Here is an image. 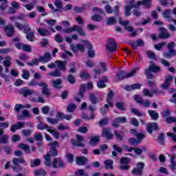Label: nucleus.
I'll list each match as a JSON object with an SVG mask.
<instances>
[{
    "label": "nucleus",
    "instance_id": "1",
    "mask_svg": "<svg viewBox=\"0 0 176 176\" xmlns=\"http://www.w3.org/2000/svg\"><path fill=\"white\" fill-rule=\"evenodd\" d=\"M150 66L148 68L145 69L144 75L148 78V79H153V74H157L162 71V68L157 66L154 62L150 61ZM152 72L153 74H152Z\"/></svg>",
    "mask_w": 176,
    "mask_h": 176
},
{
    "label": "nucleus",
    "instance_id": "2",
    "mask_svg": "<svg viewBox=\"0 0 176 176\" xmlns=\"http://www.w3.org/2000/svg\"><path fill=\"white\" fill-rule=\"evenodd\" d=\"M138 69H140V68L136 67L126 74H124V71H119L116 76V81L120 82V80H123L124 78L129 79V78H133V76L137 74V71H138Z\"/></svg>",
    "mask_w": 176,
    "mask_h": 176
},
{
    "label": "nucleus",
    "instance_id": "3",
    "mask_svg": "<svg viewBox=\"0 0 176 176\" xmlns=\"http://www.w3.org/2000/svg\"><path fill=\"white\" fill-rule=\"evenodd\" d=\"M106 49L108 52H113L118 50V43L113 38H108Z\"/></svg>",
    "mask_w": 176,
    "mask_h": 176
},
{
    "label": "nucleus",
    "instance_id": "4",
    "mask_svg": "<svg viewBox=\"0 0 176 176\" xmlns=\"http://www.w3.org/2000/svg\"><path fill=\"white\" fill-rule=\"evenodd\" d=\"M145 167V164L143 162H138L136 164V168H134L131 173L134 175H142L144 173V168Z\"/></svg>",
    "mask_w": 176,
    "mask_h": 176
},
{
    "label": "nucleus",
    "instance_id": "5",
    "mask_svg": "<svg viewBox=\"0 0 176 176\" xmlns=\"http://www.w3.org/2000/svg\"><path fill=\"white\" fill-rule=\"evenodd\" d=\"M25 124H30V127H34V126L32 125V123L29 122H18L16 123V124L12 125L10 128V131H12V133H16V130H20L21 129H23L24 127V126H25Z\"/></svg>",
    "mask_w": 176,
    "mask_h": 176
},
{
    "label": "nucleus",
    "instance_id": "6",
    "mask_svg": "<svg viewBox=\"0 0 176 176\" xmlns=\"http://www.w3.org/2000/svg\"><path fill=\"white\" fill-rule=\"evenodd\" d=\"M127 123V118L126 117H117L114 119V120L112 121L111 122V126L113 127L118 128L119 127V124Z\"/></svg>",
    "mask_w": 176,
    "mask_h": 176
},
{
    "label": "nucleus",
    "instance_id": "7",
    "mask_svg": "<svg viewBox=\"0 0 176 176\" xmlns=\"http://www.w3.org/2000/svg\"><path fill=\"white\" fill-rule=\"evenodd\" d=\"M174 80V77L173 76H166L164 78V82L161 85L162 89L164 90H167L168 87L171 85V82Z\"/></svg>",
    "mask_w": 176,
    "mask_h": 176
},
{
    "label": "nucleus",
    "instance_id": "8",
    "mask_svg": "<svg viewBox=\"0 0 176 176\" xmlns=\"http://www.w3.org/2000/svg\"><path fill=\"white\" fill-rule=\"evenodd\" d=\"M38 86H40V87H42L41 93L42 94L45 96V97H50V96H52V92H50V89H49V87H47V84L43 82H41L38 84Z\"/></svg>",
    "mask_w": 176,
    "mask_h": 176
},
{
    "label": "nucleus",
    "instance_id": "9",
    "mask_svg": "<svg viewBox=\"0 0 176 176\" xmlns=\"http://www.w3.org/2000/svg\"><path fill=\"white\" fill-rule=\"evenodd\" d=\"M171 34L164 28H160V34H158L159 39H168Z\"/></svg>",
    "mask_w": 176,
    "mask_h": 176
},
{
    "label": "nucleus",
    "instance_id": "10",
    "mask_svg": "<svg viewBox=\"0 0 176 176\" xmlns=\"http://www.w3.org/2000/svg\"><path fill=\"white\" fill-rule=\"evenodd\" d=\"M55 64L59 71H63V72H65L67 71V65H68V63L67 61L58 60L55 61Z\"/></svg>",
    "mask_w": 176,
    "mask_h": 176
},
{
    "label": "nucleus",
    "instance_id": "11",
    "mask_svg": "<svg viewBox=\"0 0 176 176\" xmlns=\"http://www.w3.org/2000/svg\"><path fill=\"white\" fill-rule=\"evenodd\" d=\"M82 43H84V45L87 46L88 49V56L91 58L94 57L95 53H94V50H93V45H91L90 42L86 40H82Z\"/></svg>",
    "mask_w": 176,
    "mask_h": 176
},
{
    "label": "nucleus",
    "instance_id": "12",
    "mask_svg": "<svg viewBox=\"0 0 176 176\" xmlns=\"http://www.w3.org/2000/svg\"><path fill=\"white\" fill-rule=\"evenodd\" d=\"M52 166L54 167V168H63L64 167H65V164L63 160H61V159L54 158V162L52 163Z\"/></svg>",
    "mask_w": 176,
    "mask_h": 176
},
{
    "label": "nucleus",
    "instance_id": "13",
    "mask_svg": "<svg viewBox=\"0 0 176 176\" xmlns=\"http://www.w3.org/2000/svg\"><path fill=\"white\" fill-rule=\"evenodd\" d=\"M35 93V91L29 89L28 87H23L21 89V94L23 96V97H28V96H32Z\"/></svg>",
    "mask_w": 176,
    "mask_h": 176
},
{
    "label": "nucleus",
    "instance_id": "14",
    "mask_svg": "<svg viewBox=\"0 0 176 176\" xmlns=\"http://www.w3.org/2000/svg\"><path fill=\"white\" fill-rule=\"evenodd\" d=\"M51 83L55 89H57L58 90H60L63 87L62 83H63V80L61 78H58L56 80H52Z\"/></svg>",
    "mask_w": 176,
    "mask_h": 176
},
{
    "label": "nucleus",
    "instance_id": "15",
    "mask_svg": "<svg viewBox=\"0 0 176 176\" xmlns=\"http://www.w3.org/2000/svg\"><path fill=\"white\" fill-rule=\"evenodd\" d=\"M5 31L7 36L12 38V36H13V34H14V27L12 25H8L5 27Z\"/></svg>",
    "mask_w": 176,
    "mask_h": 176
},
{
    "label": "nucleus",
    "instance_id": "16",
    "mask_svg": "<svg viewBox=\"0 0 176 176\" xmlns=\"http://www.w3.org/2000/svg\"><path fill=\"white\" fill-rule=\"evenodd\" d=\"M102 136L105 137L107 140H111L113 137V135L111 133V129L104 128L102 129Z\"/></svg>",
    "mask_w": 176,
    "mask_h": 176
},
{
    "label": "nucleus",
    "instance_id": "17",
    "mask_svg": "<svg viewBox=\"0 0 176 176\" xmlns=\"http://www.w3.org/2000/svg\"><path fill=\"white\" fill-rule=\"evenodd\" d=\"M124 89L126 91H131V90H137L141 89V84H132L131 85H126L124 87Z\"/></svg>",
    "mask_w": 176,
    "mask_h": 176
},
{
    "label": "nucleus",
    "instance_id": "18",
    "mask_svg": "<svg viewBox=\"0 0 176 176\" xmlns=\"http://www.w3.org/2000/svg\"><path fill=\"white\" fill-rule=\"evenodd\" d=\"M147 131L149 134H152L153 133V130H159V126L156 123H148L146 126Z\"/></svg>",
    "mask_w": 176,
    "mask_h": 176
},
{
    "label": "nucleus",
    "instance_id": "19",
    "mask_svg": "<svg viewBox=\"0 0 176 176\" xmlns=\"http://www.w3.org/2000/svg\"><path fill=\"white\" fill-rule=\"evenodd\" d=\"M41 63H49L52 60V54L49 52H46L43 56L39 57Z\"/></svg>",
    "mask_w": 176,
    "mask_h": 176
},
{
    "label": "nucleus",
    "instance_id": "20",
    "mask_svg": "<svg viewBox=\"0 0 176 176\" xmlns=\"http://www.w3.org/2000/svg\"><path fill=\"white\" fill-rule=\"evenodd\" d=\"M37 31L41 36H49V35H52L50 31H49L46 28H39Z\"/></svg>",
    "mask_w": 176,
    "mask_h": 176
},
{
    "label": "nucleus",
    "instance_id": "21",
    "mask_svg": "<svg viewBox=\"0 0 176 176\" xmlns=\"http://www.w3.org/2000/svg\"><path fill=\"white\" fill-rule=\"evenodd\" d=\"M87 158L85 157H76V163L78 166H85L87 163Z\"/></svg>",
    "mask_w": 176,
    "mask_h": 176
},
{
    "label": "nucleus",
    "instance_id": "22",
    "mask_svg": "<svg viewBox=\"0 0 176 176\" xmlns=\"http://www.w3.org/2000/svg\"><path fill=\"white\" fill-rule=\"evenodd\" d=\"M104 168L106 170H113V160H106L104 162Z\"/></svg>",
    "mask_w": 176,
    "mask_h": 176
},
{
    "label": "nucleus",
    "instance_id": "23",
    "mask_svg": "<svg viewBox=\"0 0 176 176\" xmlns=\"http://www.w3.org/2000/svg\"><path fill=\"white\" fill-rule=\"evenodd\" d=\"M19 163H21V164H24V166H27V162H25V160L24 158H14L12 160V164L14 166H19Z\"/></svg>",
    "mask_w": 176,
    "mask_h": 176
},
{
    "label": "nucleus",
    "instance_id": "24",
    "mask_svg": "<svg viewBox=\"0 0 176 176\" xmlns=\"http://www.w3.org/2000/svg\"><path fill=\"white\" fill-rule=\"evenodd\" d=\"M4 133L0 132V144H8L9 142V136Z\"/></svg>",
    "mask_w": 176,
    "mask_h": 176
},
{
    "label": "nucleus",
    "instance_id": "25",
    "mask_svg": "<svg viewBox=\"0 0 176 176\" xmlns=\"http://www.w3.org/2000/svg\"><path fill=\"white\" fill-rule=\"evenodd\" d=\"M74 31H76L78 32V35H80L81 36H85L86 33L83 30V28L80 26H78L76 25H73Z\"/></svg>",
    "mask_w": 176,
    "mask_h": 176
},
{
    "label": "nucleus",
    "instance_id": "26",
    "mask_svg": "<svg viewBox=\"0 0 176 176\" xmlns=\"http://www.w3.org/2000/svg\"><path fill=\"white\" fill-rule=\"evenodd\" d=\"M49 76H52V78H60L62 76L63 73L58 69H56L54 70L53 72H51L48 74Z\"/></svg>",
    "mask_w": 176,
    "mask_h": 176
},
{
    "label": "nucleus",
    "instance_id": "27",
    "mask_svg": "<svg viewBox=\"0 0 176 176\" xmlns=\"http://www.w3.org/2000/svg\"><path fill=\"white\" fill-rule=\"evenodd\" d=\"M30 109L31 108V104H17L14 107V111L16 112H20V109Z\"/></svg>",
    "mask_w": 176,
    "mask_h": 176
},
{
    "label": "nucleus",
    "instance_id": "28",
    "mask_svg": "<svg viewBox=\"0 0 176 176\" xmlns=\"http://www.w3.org/2000/svg\"><path fill=\"white\" fill-rule=\"evenodd\" d=\"M124 26L126 31H128V32H131V36H135L137 35V30H134V28H133V26L128 25H124Z\"/></svg>",
    "mask_w": 176,
    "mask_h": 176
},
{
    "label": "nucleus",
    "instance_id": "29",
    "mask_svg": "<svg viewBox=\"0 0 176 176\" xmlns=\"http://www.w3.org/2000/svg\"><path fill=\"white\" fill-rule=\"evenodd\" d=\"M140 5H144L146 8L149 9L151 6H152V1L151 0H142V1H138V6Z\"/></svg>",
    "mask_w": 176,
    "mask_h": 176
},
{
    "label": "nucleus",
    "instance_id": "30",
    "mask_svg": "<svg viewBox=\"0 0 176 176\" xmlns=\"http://www.w3.org/2000/svg\"><path fill=\"white\" fill-rule=\"evenodd\" d=\"M148 112L153 120H157L159 119V113L156 111L148 110Z\"/></svg>",
    "mask_w": 176,
    "mask_h": 176
},
{
    "label": "nucleus",
    "instance_id": "31",
    "mask_svg": "<svg viewBox=\"0 0 176 176\" xmlns=\"http://www.w3.org/2000/svg\"><path fill=\"white\" fill-rule=\"evenodd\" d=\"M112 98H113V91H110L107 98V102L109 104V107H113V102H112Z\"/></svg>",
    "mask_w": 176,
    "mask_h": 176
},
{
    "label": "nucleus",
    "instance_id": "32",
    "mask_svg": "<svg viewBox=\"0 0 176 176\" xmlns=\"http://www.w3.org/2000/svg\"><path fill=\"white\" fill-rule=\"evenodd\" d=\"M38 130H49L52 129V127L49 126L47 124L44 123V122H41L40 124H37L36 126Z\"/></svg>",
    "mask_w": 176,
    "mask_h": 176
},
{
    "label": "nucleus",
    "instance_id": "33",
    "mask_svg": "<svg viewBox=\"0 0 176 176\" xmlns=\"http://www.w3.org/2000/svg\"><path fill=\"white\" fill-rule=\"evenodd\" d=\"M72 50L74 52H76V50H79L81 53H85V46L82 45L81 44H77L76 46L73 45L72 46Z\"/></svg>",
    "mask_w": 176,
    "mask_h": 176
},
{
    "label": "nucleus",
    "instance_id": "34",
    "mask_svg": "<svg viewBox=\"0 0 176 176\" xmlns=\"http://www.w3.org/2000/svg\"><path fill=\"white\" fill-rule=\"evenodd\" d=\"M175 157H176L175 155H173L170 157V165H169V167L172 170V171H174V170H175V167H176Z\"/></svg>",
    "mask_w": 176,
    "mask_h": 176
},
{
    "label": "nucleus",
    "instance_id": "35",
    "mask_svg": "<svg viewBox=\"0 0 176 176\" xmlns=\"http://www.w3.org/2000/svg\"><path fill=\"white\" fill-rule=\"evenodd\" d=\"M9 127V122H0V133H5V129H8Z\"/></svg>",
    "mask_w": 176,
    "mask_h": 176
},
{
    "label": "nucleus",
    "instance_id": "36",
    "mask_svg": "<svg viewBox=\"0 0 176 176\" xmlns=\"http://www.w3.org/2000/svg\"><path fill=\"white\" fill-rule=\"evenodd\" d=\"M89 100L94 105L98 104V98H97L94 94H89Z\"/></svg>",
    "mask_w": 176,
    "mask_h": 176
},
{
    "label": "nucleus",
    "instance_id": "37",
    "mask_svg": "<svg viewBox=\"0 0 176 176\" xmlns=\"http://www.w3.org/2000/svg\"><path fill=\"white\" fill-rule=\"evenodd\" d=\"M100 142V138L98 136H96L94 138H92L91 140L89 142V144L91 146H94L95 145H97Z\"/></svg>",
    "mask_w": 176,
    "mask_h": 176
},
{
    "label": "nucleus",
    "instance_id": "38",
    "mask_svg": "<svg viewBox=\"0 0 176 176\" xmlns=\"http://www.w3.org/2000/svg\"><path fill=\"white\" fill-rule=\"evenodd\" d=\"M35 33L34 32H30L26 34V38L29 42H34L35 41Z\"/></svg>",
    "mask_w": 176,
    "mask_h": 176
},
{
    "label": "nucleus",
    "instance_id": "39",
    "mask_svg": "<svg viewBox=\"0 0 176 176\" xmlns=\"http://www.w3.org/2000/svg\"><path fill=\"white\" fill-rule=\"evenodd\" d=\"M71 142L74 146H78L79 148H85V144L83 142H78L75 139H71Z\"/></svg>",
    "mask_w": 176,
    "mask_h": 176
},
{
    "label": "nucleus",
    "instance_id": "40",
    "mask_svg": "<svg viewBox=\"0 0 176 176\" xmlns=\"http://www.w3.org/2000/svg\"><path fill=\"white\" fill-rule=\"evenodd\" d=\"M41 160L39 159H35V160H32L30 161V166L31 167L34 168V167H38V166L41 165Z\"/></svg>",
    "mask_w": 176,
    "mask_h": 176
},
{
    "label": "nucleus",
    "instance_id": "41",
    "mask_svg": "<svg viewBox=\"0 0 176 176\" xmlns=\"http://www.w3.org/2000/svg\"><path fill=\"white\" fill-rule=\"evenodd\" d=\"M54 5L57 8L56 9L59 10L58 12H63V10H61V9H63V1H61V0H56Z\"/></svg>",
    "mask_w": 176,
    "mask_h": 176
},
{
    "label": "nucleus",
    "instance_id": "42",
    "mask_svg": "<svg viewBox=\"0 0 176 176\" xmlns=\"http://www.w3.org/2000/svg\"><path fill=\"white\" fill-rule=\"evenodd\" d=\"M131 112H132V113H134V115L139 116V118H142V116H145V113H142L137 109H131Z\"/></svg>",
    "mask_w": 176,
    "mask_h": 176
},
{
    "label": "nucleus",
    "instance_id": "43",
    "mask_svg": "<svg viewBox=\"0 0 176 176\" xmlns=\"http://www.w3.org/2000/svg\"><path fill=\"white\" fill-rule=\"evenodd\" d=\"M85 91H86V85H80V89H79V96L81 97V98H84Z\"/></svg>",
    "mask_w": 176,
    "mask_h": 176
},
{
    "label": "nucleus",
    "instance_id": "44",
    "mask_svg": "<svg viewBox=\"0 0 176 176\" xmlns=\"http://www.w3.org/2000/svg\"><path fill=\"white\" fill-rule=\"evenodd\" d=\"M106 24L107 25H113V24H116V19L113 16L109 17L106 21Z\"/></svg>",
    "mask_w": 176,
    "mask_h": 176
},
{
    "label": "nucleus",
    "instance_id": "45",
    "mask_svg": "<svg viewBox=\"0 0 176 176\" xmlns=\"http://www.w3.org/2000/svg\"><path fill=\"white\" fill-rule=\"evenodd\" d=\"M19 147L20 149H23V151H25L27 153H30V146L24 144V143H21L19 145Z\"/></svg>",
    "mask_w": 176,
    "mask_h": 176
},
{
    "label": "nucleus",
    "instance_id": "46",
    "mask_svg": "<svg viewBox=\"0 0 176 176\" xmlns=\"http://www.w3.org/2000/svg\"><path fill=\"white\" fill-rule=\"evenodd\" d=\"M76 65V63L75 62H72L69 63V66L70 67V69L69 70V72L70 74H75V72H76L77 69H76V67H75Z\"/></svg>",
    "mask_w": 176,
    "mask_h": 176
},
{
    "label": "nucleus",
    "instance_id": "47",
    "mask_svg": "<svg viewBox=\"0 0 176 176\" xmlns=\"http://www.w3.org/2000/svg\"><path fill=\"white\" fill-rule=\"evenodd\" d=\"M6 60L3 63V65L7 68H9L10 65H12V63H10V60H12V57L10 56H7L6 57Z\"/></svg>",
    "mask_w": 176,
    "mask_h": 176
},
{
    "label": "nucleus",
    "instance_id": "48",
    "mask_svg": "<svg viewBox=\"0 0 176 176\" xmlns=\"http://www.w3.org/2000/svg\"><path fill=\"white\" fill-rule=\"evenodd\" d=\"M80 76L82 79H90V74L85 70L81 71Z\"/></svg>",
    "mask_w": 176,
    "mask_h": 176
},
{
    "label": "nucleus",
    "instance_id": "49",
    "mask_svg": "<svg viewBox=\"0 0 176 176\" xmlns=\"http://www.w3.org/2000/svg\"><path fill=\"white\" fill-rule=\"evenodd\" d=\"M136 137L138 138V141H140V144H141V142H142V140H144V138H145V137H146V133L145 132H142L141 133H138L136 135Z\"/></svg>",
    "mask_w": 176,
    "mask_h": 176
},
{
    "label": "nucleus",
    "instance_id": "50",
    "mask_svg": "<svg viewBox=\"0 0 176 176\" xmlns=\"http://www.w3.org/2000/svg\"><path fill=\"white\" fill-rule=\"evenodd\" d=\"M39 63H41V58H34L32 60V62L28 63V65H29V67H32V65H38Z\"/></svg>",
    "mask_w": 176,
    "mask_h": 176
},
{
    "label": "nucleus",
    "instance_id": "51",
    "mask_svg": "<svg viewBox=\"0 0 176 176\" xmlns=\"http://www.w3.org/2000/svg\"><path fill=\"white\" fill-rule=\"evenodd\" d=\"M170 14H171V10L167 9L162 12V16H164L165 19H171Z\"/></svg>",
    "mask_w": 176,
    "mask_h": 176
},
{
    "label": "nucleus",
    "instance_id": "52",
    "mask_svg": "<svg viewBox=\"0 0 176 176\" xmlns=\"http://www.w3.org/2000/svg\"><path fill=\"white\" fill-rule=\"evenodd\" d=\"M67 81L69 82V83H70L71 85H75V82H76V79L75 78V76H74V75L72 74H69L67 76Z\"/></svg>",
    "mask_w": 176,
    "mask_h": 176
},
{
    "label": "nucleus",
    "instance_id": "53",
    "mask_svg": "<svg viewBox=\"0 0 176 176\" xmlns=\"http://www.w3.org/2000/svg\"><path fill=\"white\" fill-rule=\"evenodd\" d=\"M164 46H166V42L157 43L154 45V47L156 50L160 52V50H163V47H164Z\"/></svg>",
    "mask_w": 176,
    "mask_h": 176
},
{
    "label": "nucleus",
    "instance_id": "54",
    "mask_svg": "<svg viewBox=\"0 0 176 176\" xmlns=\"http://www.w3.org/2000/svg\"><path fill=\"white\" fill-rule=\"evenodd\" d=\"M75 176H89V174H87V173H85L83 169H79L75 172Z\"/></svg>",
    "mask_w": 176,
    "mask_h": 176
},
{
    "label": "nucleus",
    "instance_id": "55",
    "mask_svg": "<svg viewBox=\"0 0 176 176\" xmlns=\"http://www.w3.org/2000/svg\"><path fill=\"white\" fill-rule=\"evenodd\" d=\"M34 174L36 176H45L47 173L46 171L43 169H37L34 171Z\"/></svg>",
    "mask_w": 176,
    "mask_h": 176
},
{
    "label": "nucleus",
    "instance_id": "56",
    "mask_svg": "<svg viewBox=\"0 0 176 176\" xmlns=\"http://www.w3.org/2000/svg\"><path fill=\"white\" fill-rule=\"evenodd\" d=\"M47 123L50 124H57L58 123V119L57 118H46Z\"/></svg>",
    "mask_w": 176,
    "mask_h": 176
},
{
    "label": "nucleus",
    "instance_id": "57",
    "mask_svg": "<svg viewBox=\"0 0 176 176\" xmlns=\"http://www.w3.org/2000/svg\"><path fill=\"white\" fill-rule=\"evenodd\" d=\"M147 57L150 58V60H156V54L155 52L152 51H147L146 52Z\"/></svg>",
    "mask_w": 176,
    "mask_h": 176
},
{
    "label": "nucleus",
    "instance_id": "58",
    "mask_svg": "<svg viewBox=\"0 0 176 176\" xmlns=\"http://www.w3.org/2000/svg\"><path fill=\"white\" fill-rule=\"evenodd\" d=\"M143 94H144V96H146L147 97H153V89L149 91V89H144L143 90Z\"/></svg>",
    "mask_w": 176,
    "mask_h": 176
},
{
    "label": "nucleus",
    "instance_id": "59",
    "mask_svg": "<svg viewBox=\"0 0 176 176\" xmlns=\"http://www.w3.org/2000/svg\"><path fill=\"white\" fill-rule=\"evenodd\" d=\"M21 133H22V135H23V137H30V135L32 134V130L23 129L22 130Z\"/></svg>",
    "mask_w": 176,
    "mask_h": 176
},
{
    "label": "nucleus",
    "instance_id": "60",
    "mask_svg": "<svg viewBox=\"0 0 176 176\" xmlns=\"http://www.w3.org/2000/svg\"><path fill=\"white\" fill-rule=\"evenodd\" d=\"M50 156H57L58 155V151H57V149H56V147L52 146L50 151Z\"/></svg>",
    "mask_w": 176,
    "mask_h": 176
},
{
    "label": "nucleus",
    "instance_id": "61",
    "mask_svg": "<svg viewBox=\"0 0 176 176\" xmlns=\"http://www.w3.org/2000/svg\"><path fill=\"white\" fill-rule=\"evenodd\" d=\"M34 140L42 142L43 141V135L42 133H37L34 135Z\"/></svg>",
    "mask_w": 176,
    "mask_h": 176
},
{
    "label": "nucleus",
    "instance_id": "62",
    "mask_svg": "<svg viewBox=\"0 0 176 176\" xmlns=\"http://www.w3.org/2000/svg\"><path fill=\"white\" fill-rule=\"evenodd\" d=\"M129 142L131 144V145H139L140 140H138L134 138H131L129 139Z\"/></svg>",
    "mask_w": 176,
    "mask_h": 176
},
{
    "label": "nucleus",
    "instance_id": "63",
    "mask_svg": "<svg viewBox=\"0 0 176 176\" xmlns=\"http://www.w3.org/2000/svg\"><path fill=\"white\" fill-rule=\"evenodd\" d=\"M132 8H133L132 7L129 6H126L125 7V10H124L125 16L129 17V16L131 15V12Z\"/></svg>",
    "mask_w": 176,
    "mask_h": 176
},
{
    "label": "nucleus",
    "instance_id": "64",
    "mask_svg": "<svg viewBox=\"0 0 176 176\" xmlns=\"http://www.w3.org/2000/svg\"><path fill=\"white\" fill-rule=\"evenodd\" d=\"M76 109V104L72 103L67 106V112H74Z\"/></svg>",
    "mask_w": 176,
    "mask_h": 176
}]
</instances>
